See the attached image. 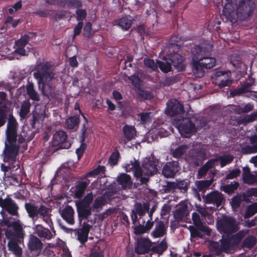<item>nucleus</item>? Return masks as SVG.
Wrapping results in <instances>:
<instances>
[{"instance_id": "ddd939ff", "label": "nucleus", "mask_w": 257, "mask_h": 257, "mask_svg": "<svg viewBox=\"0 0 257 257\" xmlns=\"http://www.w3.org/2000/svg\"><path fill=\"white\" fill-rule=\"evenodd\" d=\"M178 130L182 136L188 138L193 133L196 132L195 123L190 118L185 117L179 124Z\"/></svg>"}, {"instance_id": "9d476101", "label": "nucleus", "mask_w": 257, "mask_h": 257, "mask_svg": "<svg viewBox=\"0 0 257 257\" xmlns=\"http://www.w3.org/2000/svg\"><path fill=\"white\" fill-rule=\"evenodd\" d=\"M29 252L34 256L41 254L44 244L41 240L34 234H30L27 243Z\"/></svg>"}, {"instance_id": "dca6fc26", "label": "nucleus", "mask_w": 257, "mask_h": 257, "mask_svg": "<svg viewBox=\"0 0 257 257\" xmlns=\"http://www.w3.org/2000/svg\"><path fill=\"white\" fill-rule=\"evenodd\" d=\"M187 159L195 166H198L206 159V154L201 149H192L189 151Z\"/></svg>"}, {"instance_id": "69168bd1", "label": "nucleus", "mask_w": 257, "mask_h": 257, "mask_svg": "<svg viewBox=\"0 0 257 257\" xmlns=\"http://www.w3.org/2000/svg\"><path fill=\"white\" fill-rule=\"evenodd\" d=\"M132 85L136 88H139L141 84V80L137 75H133L128 77Z\"/></svg>"}, {"instance_id": "aec40b11", "label": "nucleus", "mask_w": 257, "mask_h": 257, "mask_svg": "<svg viewBox=\"0 0 257 257\" xmlns=\"http://www.w3.org/2000/svg\"><path fill=\"white\" fill-rule=\"evenodd\" d=\"M169 60L172 66L177 72L184 71L186 69V65L184 63L185 58L178 53H174L170 56Z\"/></svg>"}, {"instance_id": "6e6d98bb", "label": "nucleus", "mask_w": 257, "mask_h": 257, "mask_svg": "<svg viewBox=\"0 0 257 257\" xmlns=\"http://www.w3.org/2000/svg\"><path fill=\"white\" fill-rule=\"evenodd\" d=\"M239 186V183L237 182L234 181L231 182V184L225 185L224 187V191L228 194L234 192L237 189Z\"/></svg>"}, {"instance_id": "680f3d73", "label": "nucleus", "mask_w": 257, "mask_h": 257, "mask_svg": "<svg viewBox=\"0 0 257 257\" xmlns=\"http://www.w3.org/2000/svg\"><path fill=\"white\" fill-rule=\"evenodd\" d=\"M119 157V152L118 151L116 150L111 154L109 158V163L112 165H116Z\"/></svg>"}, {"instance_id": "2f4dec72", "label": "nucleus", "mask_w": 257, "mask_h": 257, "mask_svg": "<svg viewBox=\"0 0 257 257\" xmlns=\"http://www.w3.org/2000/svg\"><path fill=\"white\" fill-rule=\"evenodd\" d=\"M122 132L125 138L124 144L133 140L137 133L136 129L134 126L126 124L122 127Z\"/></svg>"}, {"instance_id": "5fc2aeb1", "label": "nucleus", "mask_w": 257, "mask_h": 257, "mask_svg": "<svg viewBox=\"0 0 257 257\" xmlns=\"http://www.w3.org/2000/svg\"><path fill=\"white\" fill-rule=\"evenodd\" d=\"M255 238L251 235L245 238L242 242V245L243 247L250 248L255 245Z\"/></svg>"}, {"instance_id": "49530a36", "label": "nucleus", "mask_w": 257, "mask_h": 257, "mask_svg": "<svg viewBox=\"0 0 257 257\" xmlns=\"http://www.w3.org/2000/svg\"><path fill=\"white\" fill-rule=\"evenodd\" d=\"M212 183V180H199L195 183L197 189L199 192H203L208 189Z\"/></svg>"}, {"instance_id": "4be33fe9", "label": "nucleus", "mask_w": 257, "mask_h": 257, "mask_svg": "<svg viewBox=\"0 0 257 257\" xmlns=\"http://www.w3.org/2000/svg\"><path fill=\"white\" fill-rule=\"evenodd\" d=\"M188 229L190 232L191 237L193 238H202L204 235H210L211 230L207 226H203L202 228L198 226L190 225Z\"/></svg>"}, {"instance_id": "58836bf2", "label": "nucleus", "mask_w": 257, "mask_h": 257, "mask_svg": "<svg viewBox=\"0 0 257 257\" xmlns=\"http://www.w3.org/2000/svg\"><path fill=\"white\" fill-rule=\"evenodd\" d=\"M252 83L245 82L240 88L235 89L230 92V94L232 96H238L241 94L250 92L251 91V86L252 85Z\"/></svg>"}, {"instance_id": "f257e3e1", "label": "nucleus", "mask_w": 257, "mask_h": 257, "mask_svg": "<svg viewBox=\"0 0 257 257\" xmlns=\"http://www.w3.org/2000/svg\"><path fill=\"white\" fill-rule=\"evenodd\" d=\"M33 75L38 81L43 94L46 96H52L54 93L55 88L52 86L51 81L55 75L53 65L50 62L39 63L37 65Z\"/></svg>"}, {"instance_id": "de8ad7c7", "label": "nucleus", "mask_w": 257, "mask_h": 257, "mask_svg": "<svg viewBox=\"0 0 257 257\" xmlns=\"http://www.w3.org/2000/svg\"><path fill=\"white\" fill-rule=\"evenodd\" d=\"M257 119V111L253 112L249 115H247L238 120L239 123H246L248 122H253Z\"/></svg>"}, {"instance_id": "13d9d810", "label": "nucleus", "mask_w": 257, "mask_h": 257, "mask_svg": "<svg viewBox=\"0 0 257 257\" xmlns=\"http://www.w3.org/2000/svg\"><path fill=\"white\" fill-rule=\"evenodd\" d=\"M158 67L160 70L164 73H168L171 70V64L169 62H164L161 61H158Z\"/></svg>"}, {"instance_id": "37998d69", "label": "nucleus", "mask_w": 257, "mask_h": 257, "mask_svg": "<svg viewBox=\"0 0 257 257\" xmlns=\"http://www.w3.org/2000/svg\"><path fill=\"white\" fill-rule=\"evenodd\" d=\"M105 171V168L103 166L99 165L97 167L87 173L86 175L83 176L81 179H87L89 177H95L100 174H104Z\"/></svg>"}, {"instance_id": "6e6552de", "label": "nucleus", "mask_w": 257, "mask_h": 257, "mask_svg": "<svg viewBox=\"0 0 257 257\" xmlns=\"http://www.w3.org/2000/svg\"><path fill=\"white\" fill-rule=\"evenodd\" d=\"M25 208L29 217L33 220H36L40 215V217H45L48 213L49 208L41 204L39 207L32 202H25Z\"/></svg>"}, {"instance_id": "423d86ee", "label": "nucleus", "mask_w": 257, "mask_h": 257, "mask_svg": "<svg viewBox=\"0 0 257 257\" xmlns=\"http://www.w3.org/2000/svg\"><path fill=\"white\" fill-rule=\"evenodd\" d=\"M19 124L13 114L9 115L6 130L5 143L18 144V139L22 134L18 133Z\"/></svg>"}, {"instance_id": "a211bd4d", "label": "nucleus", "mask_w": 257, "mask_h": 257, "mask_svg": "<svg viewBox=\"0 0 257 257\" xmlns=\"http://www.w3.org/2000/svg\"><path fill=\"white\" fill-rule=\"evenodd\" d=\"M180 169L178 161L167 162L162 169V174L167 178H173Z\"/></svg>"}, {"instance_id": "bf43d9fd", "label": "nucleus", "mask_w": 257, "mask_h": 257, "mask_svg": "<svg viewBox=\"0 0 257 257\" xmlns=\"http://www.w3.org/2000/svg\"><path fill=\"white\" fill-rule=\"evenodd\" d=\"M75 14L76 15L77 20L79 22H83L87 16V12L85 9L80 8L76 9Z\"/></svg>"}, {"instance_id": "a18cd8bd", "label": "nucleus", "mask_w": 257, "mask_h": 257, "mask_svg": "<svg viewBox=\"0 0 257 257\" xmlns=\"http://www.w3.org/2000/svg\"><path fill=\"white\" fill-rule=\"evenodd\" d=\"M31 104L29 99L25 100L21 106L20 110V116L21 118H25L30 112Z\"/></svg>"}, {"instance_id": "4d7b16f0", "label": "nucleus", "mask_w": 257, "mask_h": 257, "mask_svg": "<svg viewBox=\"0 0 257 257\" xmlns=\"http://www.w3.org/2000/svg\"><path fill=\"white\" fill-rule=\"evenodd\" d=\"M192 219L194 226H198L202 228L203 226H207L203 223L201 220L200 215L197 212H193L192 214Z\"/></svg>"}, {"instance_id": "338daca9", "label": "nucleus", "mask_w": 257, "mask_h": 257, "mask_svg": "<svg viewBox=\"0 0 257 257\" xmlns=\"http://www.w3.org/2000/svg\"><path fill=\"white\" fill-rule=\"evenodd\" d=\"M137 93L140 97L145 100L151 99L152 97V94L150 91L142 89H139Z\"/></svg>"}, {"instance_id": "72a5a7b5", "label": "nucleus", "mask_w": 257, "mask_h": 257, "mask_svg": "<svg viewBox=\"0 0 257 257\" xmlns=\"http://www.w3.org/2000/svg\"><path fill=\"white\" fill-rule=\"evenodd\" d=\"M27 94L30 99L34 101H39L40 97L38 93L34 88V84L33 82L28 81L26 85Z\"/></svg>"}, {"instance_id": "c85d7f7f", "label": "nucleus", "mask_w": 257, "mask_h": 257, "mask_svg": "<svg viewBox=\"0 0 257 257\" xmlns=\"http://www.w3.org/2000/svg\"><path fill=\"white\" fill-rule=\"evenodd\" d=\"M76 206L79 220L87 219L91 214V207L87 206L77 203H76Z\"/></svg>"}, {"instance_id": "f3484780", "label": "nucleus", "mask_w": 257, "mask_h": 257, "mask_svg": "<svg viewBox=\"0 0 257 257\" xmlns=\"http://www.w3.org/2000/svg\"><path fill=\"white\" fill-rule=\"evenodd\" d=\"M67 135L64 131H57L53 136V144L59 146L60 149H68L70 148L71 144L67 141Z\"/></svg>"}, {"instance_id": "052dcab7", "label": "nucleus", "mask_w": 257, "mask_h": 257, "mask_svg": "<svg viewBox=\"0 0 257 257\" xmlns=\"http://www.w3.org/2000/svg\"><path fill=\"white\" fill-rule=\"evenodd\" d=\"M177 189L181 190L183 192H186L188 189V183L185 180H180L176 182Z\"/></svg>"}, {"instance_id": "8fccbe9b", "label": "nucleus", "mask_w": 257, "mask_h": 257, "mask_svg": "<svg viewBox=\"0 0 257 257\" xmlns=\"http://www.w3.org/2000/svg\"><path fill=\"white\" fill-rule=\"evenodd\" d=\"M93 195L92 192L88 193L83 199L77 201L76 203L81 204L87 206H90V204L93 201Z\"/></svg>"}, {"instance_id": "a878e982", "label": "nucleus", "mask_w": 257, "mask_h": 257, "mask_svg": "<svg viewBox=\"0 0 257 257\" xmlns=\"http://www.w3.org/2000/svg\"><path fill=\"white\" fill-rule=\"evenodd\" d=\"M91 227V225L84 222L82 228L77 230V239L81 244H84L87 241L89 232Z\"/></svg>"}, {"instance_id": "f8f14e48", "label": "nucleus", "mask_w": 257, "mask_h": 257, "mask_svg": "<svg viewBox=\"0 0 257 257\" xmlns=\"http://www.w3.org/2000/svg\"><path fill=\"white\" fill-rule=\"evenodd\" d=\"M154 243L148 237H138L135 246V251L138 254H145L152 251Z\"/></svg>"}, {"instance_id": "7c9ffc66", "label": "nucleus", "mask_w": 257, "mask_h": 257, "mask_svg": "<svg viewBox=\"0 0 257 257\" xmlns=\"http://www.w3.org/2000/svg\"><path fill=\"white\" fill-rule=\"evenodd\" d=\"M61 214L62 218L68 224L72 225L74 223V211L71 206L69 205L66 206L62 210Z\"/></svg>"}, {"instance_id": "c9c22d12", "label": "nucleus", "mask_w": 257, "mask_h": 257, "mask_svg": "<svg viewBox=\"0 0 257 257\" xmlns=\"http://www.w3.org/2000/svg\"><path fill=\"white\" fill-rule=\"evenodd\" d=\"M60 6L63 8L76 9L82 7V3L81 0H60Z\"/></svg>"}, {"instance_id": "2eb2a0df", "label": "nucleus", "mask_w": 257, "mask_h": 257, "mask_svg": "<svg viewBox=\"0 0 257 257\" xmlns=\"http://www.w3.org/2000/svg\"><path fill=\"white\" fill-rule=\"evenodd\" d=\"M215 83L220 88L225 86L229 87L232 84V80L229 71H216L214 74Z\"/></svg>"}, {"instance_id": "79ce46f5", "label": "nucleus", "mask_w": 257, "mask_h": 257, "mask_svg": "<svg viewBox=\"0 0 257 257\" xmlns=\"http://www.w3.org/2000/svg\"><path fill=\"white\" fill-rule=\"evenodd\" d=\"M188 207L187 205H184L179 207L174 212V218L178 221H181L185 217L187 216Z\"/></svg>"}, {"instance_id": "412c9836", "label": "nucleus", "mask_w": 257, "mask_h": 257, "mask_svg": "<svg viewBox=\"0 0 257 257\" xmlns=\"http://www.w3.org/2000/svg\"><path fill=\"white\" fill-rule=\"evenodd\" d=\"M211 46L202 47L195 45L191 49L192 60L199 61L204 56H206L208 53H211Z\"/></svg>"}, {"instance_id": "5701e85b", "label": "nucleus", "mask_w": 257, "mask_h": 257, "mask_svg": "<svg viewBox=\"0 0 257 257\" xmlns=\"http://www.w3.org/2000/svg\"><path fill=\"white\" fill-rule=\"evenodd\" d=\"M34 233L42 240H50L55 236L50 229L44 227L41 224L35 225Z\"/></svg>"}, {"instance_id": "20e7f679", "label": "nucleus", "mask_w": 257, "mask_h": 257, "mask_svg": "<svg viewBox=\"0 0 257 257\" xmlns=\"http://www.w3.org/2000/svg\"><path fill=\"white\" fill-rule=\"evenodd\" d=\"M255 0H240L236 7V15L242 21L252 16L256 8Z\"/></svg>"}, {"instance_id": "473e14b6", "label": "nucleus", "mask_w": 257, "mask_h": 257, "mask_svg": "<svg viewBox=\"0 0 257 257\" xmlns=\"http://www.w3.org/2000/svg\"><path fill=\"white\" fill-rule=\"evenodd\" d=\"M89 184L90 180L89 179L79 182L75 186L74 190L75 197L76 198H81Z\"/></svg>"}, {"instance_id": "4468645a", "label": "nucleus", "mask_w": 257, "mask_h": 257, "mask_svg": "<svg viewBox=\"0 0 257 257\" xmlns=\"http://www.w3.org/2000/svg\"><path fill=\"white\" fill-rule=\"evenodd\" d=\"M184 112V106L176 99H170L167 103L166 113L170 116H175Z\"/></svg>"}, {"instance_id": "e2e57ef3", "label": "nucleus", "mask_w": 257, "mask_h": 257, "mask_svg": "<svg viewBox=\"0 0 257 257\" xmlns=\"http://www.w3.org/2000/svg\"><path fill=\"white\" fill-rule=\"evenodd\" d=\"M241 197L239 195H236L231 199V205L233 209H237L240 206Z\"/></svg>"}, {"instance_id": "ea45409f", "label": "nucleus", "mask_w": 257, "mask_h": 257, "mask_svg": "<svg viewBox=\"0 0 257 257\" xmlns=\"http://www.w3.org/2000/svg\"><path fill=\"white\" fill-rule=\"evenodd\" d=\"M166 237H164L157 245L152 246V251L159 255H162L168 248Z\"/></svg>"}, {"instance_id": "09e8293b", "label": "nucleus", "mask_w": 257, "mask_h": 257, "mask_svg": "<svg viewBox=\"0 0 257 257\" xmlns=\"http://www.w3.org/2000/svg\"><path fill=\"white\" fill-rule=\"evenodd\" d=\"M210 248L212 252L216 255H219L222 252H223L221 243H219L216 241H213L210 244Z\"/></svg>"}, {"instance_id": "c03bdc74", "label": "nucleus", "mask_w": 257, "mask_h": 257, "mask_svg": "<svg viewBox=\"0 0 257 257\" xmlns=\"http://www.w3.org/2000/svg\"><path fill=\"white\" fill-rule=\"evenodd\" d=\"M80 122V117L79 115H75L69 117L66 120V125L70 130L74 129L78 126Z\"/></svg>"}, {"instance_id": "4c0bfd02", "label": "nucleus", "mask_w": 257, "mask_h": 257, "mask_svg": "<svg viewBox=\"0 0 257 257\" xmlns=\"http://www.w3.org/2000/svg\"><path fill=\"white\" fill-rule=\"evenodd\" d=\"M192 69L196 77L201 78L204 75L205 69L199 61L192 60Z\"/></svg>"}, {"instance_id": "f704fd0d", "label": "nucleus", "mask_w": 257, "mask_h": 257, "mask_svg": "<svg viewBox=\"0 0 257 257\" xmlns=\"http://www.w3.org/2000/svg\"><path fill=\"white\" fill-rule=\"evenodd\" d=\"M210 53H208L206 56H204L200 60L202 66L205 69H210L214 67L216 64V58L210 56Z\"/></svg>"}, {"instance_id": "774afa93", "label": "nucleus", "mask_w": 257, "mask_h": 257, "mask_svg": "<svg viewBox=\"0 0 257 257\" xmlns=\"http://www.w3.org/2000/svg\"><path fill=\"white\" fill-rule=\"evenodd\" d=\"M242 179L244 183L247 184H253L257 182L256 176L251 173L242 177Z\"/></svg>"}, {"instance_id": "cd10ccee", "label": "nucleus", "mask_w": 257, "mask_h": 257, "mask_svg": "<svg viewBox=\"0 0 257 257\" xmlns=\"http://www.w3.org/2000/svg\"><path fill=\"white\" fill-rule=\"evenodd\" d=\"M87 128L86 124H83L81 128V135L80 137V146L76 150V153L77 155L78 160H79L83 155V153L87 148V145L84 143L85 139V134Z\"/></svg>"}, {"instance_id": "7ed1b4c3", "label": "nucleus", "mask_w": 257, "mask_h": 257, "mask_svg": "<svg viewBox=\"0 0 257 257\" xmlns=\"http://www.w3.org/2000/svg\"><path fill=\"white\" fill-rule=\"evenodd\" d=\"M4 223L8 227L5 230L7 239L23 240L25 232L19 220L11 222L9 220H5Z\"/></svg>"}, {"instance_id": "e433bc0d", "label": "nucleus", "mask_w": 257, "mask_h": 257, "mask_svg": "<svg viewBox=\"0 0 257 257\" xmlns=\"http://www.w3.org/2000/svg\"><path fill=\"white\" fill-rule=\"evenodd\" d=\"M113 26H118L124 31L128 30L132 25V21L127 17H123L113 22Z\"/></svg>"}, {"instance_id": "864d4df0", "label": "nucleus", "mask_w": 257, "mask_h": 257, "mask_svg": "<svg viewBox=\"0 0 257 257\" xmlns=\"http://www.w3.org/2000/svg\"><path fill=\"white\" fill-rule=\"evenodd\" d=\"M218 159L220 161L221 167H223L232 162L233 157L230 155H224L219 156Z\"/></svg>"}, {"instance_id": "c756f323", "label": "nucleus", "mask_w": 257, "mask_h": 257, "mask_svg": "<svg viewBox=\"0 0 257 257\" xmlns=\"http://www.w3.org/2000/svg\"><path fill=\"white\" fill-rule=\"evenodd\" d=\"M118 184L121 185L123 189H130L132 188L133 182L130 175L126 173H121L117 177L116 180Z\"/></svg>"}, {"instance_id": "9b49d317", "label": "nucleus", "mask_w": 257, "mask_h": 257, "mask_svg": "<svg viewBox=\"0 0 257 257\" xmlns=\"http://www.w3.org/2000/svg\"><path fill=\"white\" fill-rule=\"evenodd\" d=\"M158 163V160L155 158L154 156H151L144 159L142 164L144 175L147 176H151L157 174Z\"/></svg>"}, {"instance_id": "b1692460", "label": "nucleus", "mask_w": 257, "mask_h": 257, "mask_svg": "<svg viewBox=\"0 0 257 257\" xmlns=\"http://www.w3.org/2000/svg\"><path fill=\"white\" fill-rule=\"evenodd\" d=\"M9 241L7 244L8 250L12 252L16 257H22L23 250L21 247L19 246L23 240L8 239Z\"/></svg>"}, {"instance_id": "1a4fd4ad", "label": "nucleus", "mask_w": 257, "mask_h": 257, "mask_svg": "<svg viewBox=\"0 0 257 257\" xmlns=\"http://www.w3.org/2000/svg\"><path fill=\"white\" fill-rule=\"evenodd\" d=\"M0 207L9 214L14 216H19L18 210L19 207L12 198L7 196L5 199L0 197Z\"/></svg>"}, {"instance_id": "0e129e2a", "label": "nucleus", "mask_w": 257, "mask_h": 257, "mask_svg": "<svg viewBox=\"0 0 257 257\" xmlns=\"http://www.w3.org/2000/svg\"><path fill=\"white\" fill-rule=\"evenodd\" d=\"M242 153L245 154H249L257 153V145H247L242 149Z\"/></svg>"}, {"instance_id": "3c124183", "label": "nucleus", "mask_w": 257, "mask_h": 257, "mask_svg": "<svg viewBox=\"0 0 257 257\" xmlns=\"http://www.w3.org/2000/svg\"><path fill=\"white\" fill-rule=\"evenodd\" d=\"M106 204V200L102 196L97 197L94 201L92 207L94 209H99L101 208Z\"/></svg>"}, {"instance_id": "a19ab883", "label": "nucleus", "mask_w": 257, "mask_h": 257, "mask_svg": "<svg viewBox=\"0 0 257 257\" xmlns=\"http://www.w3.org/2000/svg\"><path fill=\"white\" fill-rule=\"evenodd\" d=\"M189 146L187 145H182L178 146L175 150L172 151L171 155L176 159H181L189 149Z\"/></svg>"}, {"instance_id": "0eeeda50", "label": "nucleus", "mask_w": 257, "mask_h": 257, "mask_svg": "<svg viewBox=\"0 0 257 257\" xmlns=\"http://www.w3.org/2000/svg\"><path fill=\"white\" fill-rule=\"evenodd\" d=\"M217 228L221 233L230 235L238 231L235 219L231 216L224 215L217 221Z\"/></svg>"}, {"instance_id": "603ef678", "label": "nucleus", "mask_w": 257, "mask_h": 257, "mask_svg": "<svg viewBox=\"0 0 257 257\" xmlns=\"http://www.w3.org/2000/svg\"><path fill=\"white\" fill-rule=\"evenodd\" d=\"M29 192L26 188L20 189L15 194V196L16 198L23 200L29 197Z\"/></svg>"}, {"instance_id": "f03ea898", "label": "nucleus", "mask_w": 257, "mask_h": 257, "mask_svg": "<svg viewBox=\"0 0 257 257\" xmlns=\"http://www.w3.org/2000/svg\"><path fill=\"white\" fill-rule=\"evenodd\" d=\"M25 138L21 135L18 139V144L5 143V147L2 154L3 161L9 164H15L17 157L22 147L24 151L27 149Z\"/></svg>"}, {"instance_id": "bb28decb", "label": "nucleus", "mask_w": 257, "mask_h": 257, "mask_svg": "<svg viewBox=\"0 0 257 257\" xmlns=\"http://www.w3.org/2000/svg\"><path fill=\"white\" fill-rule=\"evenodd\" d=\"M28 41L23 36L21 38L16 40L15 43L14 48L15 49L14 53L18 54L21 56H25L28 55L25 48L28 44Z\"/></svg>"}, {"instance_id": "393cba45", "label": "nucleus", "mask_w": 257, "mask_h": 257, "mask_svg": "<svg viewBox=\"0 0 257 257\" xmlns=\"http://www.w3.org/2000/svg\"><path fill=\"white\" fill-rule=\"evenodd\" d=\"M167 234V227L162 220L157 221L155 226L151 233V236L154 238H160Z\"/></svg>"}, {"instance_id": "39448f33", "label": "nucleus", "mask_w": 257, "mask_h": 257, "mask_svg": "<svg viewBox=\"0 0 257 257\" xmlns=\"http://www.w3.org/2000/svg\"><path fill=\"white\" fill-rule=\"evenodd\" d=\"M244 235V231H240L234 235H228L226 237L222 236L219 241L223 252L229 253L233 250L240 242Z\"/></svg>"}, {"instance_id": "6ab92c4d", "label": "nucleus", "mask_w": 257, "mask_h": 257, "mask_svg": "<svg viewBox=\"0 0 257 257\" xmlns=\"http://www.w3.org/2000/svg\"><path fill=\"white\" fill-rule=\"evenodd\" d=\"M224 200L223 195L217 191L211 192L207 194L205 198L206 204H212L216 208L220 207Z\"/></svg>"}]
</instances>
